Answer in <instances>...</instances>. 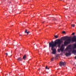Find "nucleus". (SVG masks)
Returning <instances> with one entry per match:
<instances>
[{
	"instance_id": "f257e3e1",
	"label": "nucleus",
	"mask_w": 76,
	"mask_h": 76,
	"mask_svg": "<svg viewBox=\"0 0 76 76\" xmlns=\"http://www.w3.org/2000/svg\"><path fill=\"white\" fill-rule=\"evenodd\" d=\"M63 41L62 40L60 39H57L55 40L54 42L53 41L49 43V48H51L52 50L53 51L52 53L53 54H55L56 53V49L54 48V47H57V44L58 45V47H60L61 44H62Z\"/></svg>"
},
{
	"instance_id": "f03ea898",
	"label": "nucleus",
	"mask_w": 76,
	"mask_h": 76,
	"mask_svg": "<svg viewBox=\"0 0 76 76\" xmlns=\"http://www.w3.org/2000/svg\"><path fill=\"white\" fill-rule=\"evenodd\" d=\"M61 39L64 40V41H66L68 44H70L71 42V39L69 38V37L67 36L62 37Z\"/></svg>"
},
{
	"instance_id": "7ed1b4c3",
	"label": "nucleus",
	"mask_w": 76,
	"mask_h": 76,
	"mask_svg": "<svg viewBox=\"0 0 76 76\" xmlns=\"http://www.w3.org/2000/svg\"><path fill=\"white\" fill-rule=\"evenodd\" d=\"M65 64H66V62H63V61H61L59 63V66H60L61 67L62 66H64Z\"/></svg>"
},
{
	"instance_id": "20e7f679",
	"label": "nucleus",
	"mask_w": 76,
	"mask_h": 76,
	"mask_svg": "<svg viewBox=\"0 0 76 76\" xmlns=\"http://www.w3.org/2000/svg\"><path fill=\"white\" fill-rule=\"evenodd\" d=\"M68 52H69V53H66L65 54V56H71V53H70L71 51L70 50H68Z\"/></svg>"
},
{
	"instance_id": "39448f33",
	"label": "nucleus",
	"mask_w": 76,
	"mask_h": 76,
	"mask_svg": "<svg viewBox=\"0 0 76 76\" xmlns=\"http://www.w3.org/2000/svg\"><path fill=\"white\" fill-rule=\"evenodd\" d=\"M64 45H65V46H66V45H67V44H69V43L67 42V41L66 40L64 42Z\"/></svg>"
},
{
	"instance_id": "423d86ee",
	"label": "nucleus",
	"mask_w": 76,
	"mask_h": 76,
	"mask_svg": "<svg viewBox=\"0 0 76 76\" xmlns=\"http://www.w3.org/2000/svg\"><path fill=\"white\" fill-rule=\"evenodd\" d=\"M17 60L18 61H22V58L21 57H20L18 58L17 59Z\"/></svg>"
},
{
	"instance_id": "0eeeda50",
	"label": "nucleus",
	"mask_w": 76,
	"mask_h": 76,
	"mask_svg": "<svg viewBox=\"0 0 76 76\" xmlns=\"http://www.w3.org/2000/svg\"><path fill=\"white\" fill-rule=\"evenodd\" d=\"M28 30L26 29V30L25 31V33H27V34H29V31L27 32Z\"/></svg>"
},
{
	"instance_id": "6e6552de",
	"label": "nucleus",
	"mask_w": 76,
	"mask_h": 76,
	"mask_svg": "<svg viewBox=\"0 0 76 76\" xmlns=\"http://www.w3.org/2000/svg\"><path fill=\"white\" fill-rule=\"evenodd\" d=\"M64 48H62L61 47L60 49L61 50V51L62 52H63L64 50Z\"/></svg>"
},
{
	"instance_id": "1a4fd4ad",
	"label": "nucleus",
	"mask_w": 76,
	"mask_h": 76,
	"mask_svg": "<svg viewBox=\"0 0 76 76\" xmlns=\"http://www.w3.org/2000/svg\"><path fill=\"white\" fill-rule=\"evenodd\" d=\"M26 58V55H25L24 56H23V59H25Z\"/></svg>"
},
{
	"instance_id": "9d476101",
	"label": "nucleus",
	"mask_w": 76,
	"mask_h": 76,
	"mask_svg": "<svg viewBox=\"0 0 76 76\" xmlns=\"http://www.w3.org/2000/svg\"><path fill=\"white\" fill-rule=\"evenodd\" d=\"M47 67H48V66H46L45 69H48V70H49V69H50V68H47Z\"/></svg>"
},
{
	"instance_id": "9b49d317",
	"label": "nucleus",
	"mask_w": 76,
	"mask_h": 76,
	"mask_svg": "<svg viewBox=\"0 0 76 76\" xmlns=\"http://www.w3.org/2000/svg\"><path fill=\"white\" fill-rule=\"evenodd\" d=\"M54 58H52L50 60L51 61H53L54 60Z\"/></svg>"
},
{
	"instance_id": "f8f14e48",
	"label": "nucleus",
	"mask_w": 76,
	"mask_h": 76,
	"mask_svg": "<svg viewBox=\"0 0 76 76\" xmlns=\"http://www.w3.org/2000/svg\"><path fill=\"white\" fill-rule=\"evenodd\" d=\"M64 46H66L65 45H64H64H62L61 47L63 48V47H64Z\"/></svg>"
},
{
	"instance_id": "ddd939ff",
	"label": "nucleus",
	"mask_w": 76,
	"mask_h": 76,
	"mask_svg": "<svg viewBox=\"0 0 76 76\" xmlns=\"http://www.w3.org/2000/svg\"><path fill=\"white\" fill-rule=\"evenodd\" d=\"M72 52L74 53H76V50H73Z\"/></svg>"
},
{
	"instance_id": "4468645a",
	"label": "nucleus",
	"mask_w": 76,
	"mask_h": 76,
	"mask_svg": "<svg viewBox=\"0 0 76 76\" xmlns=\"http://www.w3.org/2000/svg\"><path fill=\"white\" fill-rule=\"evenodd\" d=\"M54 37H55V38H58V36L57 35L56 36H54Z\"/></svg>"
},
{
	"instance_id": "2eb2a0df",
	"label": "nucleus",
	"mask_w": 76,
	"mask_h": 76,
	"mask_svg": "<svg viewBox=\"0 0 76 76\" xmlns=\"http://www.w3.org/2000/svg\"><path fill=\"white\" fill-rule=\"evenodd\" d=\"M75 24H72L71 25V26H72V27H75Z\"/></svg>"
},
{
	"instance_id": "dca6fc26",
	"label": "nucleus",
	"mask_w": 76,
	"mask_h": 76,
	"mask_svg": "<svg viewBox=\"0 0 76 76\" xmlns=\"http://www.w3.org/2000/svg\"><path fill=\"white\" fill-rule=\"evenodd\" d=\"M60 51H61L60 49H58V52H60Z\"/></svg>"
},
{
	"instance_id": "f3484780",
	"label": "nucleus",
	"mask_w": 76,
	"mask_h": 76,
	"mask_svg": "<svg viewBox=\"0 0 76 76\" xmlns=\"http://www.w3.org/2000/svg\"><path fill=\"white\" fill-rule=\"evenodd\" d=\"M1 2H4V1H5V0H1Z\"/></svg>"
},
{
	"instance_id": "a211bd4d",
	"label": "nucleus",
	"mask_w": 76,
	"mask_h": 76,
	"mask_svg": "<svg viewBox=\"0 0 76 76\" xmlns=\"http://www.w3.org/2000/svg\"><path fill=\"white\" fill-rule=\"evenodd\" d=\"M75 33H73L72 34V35H75Z\"/></svg>"
},
{
	"instance_id": "6ab92c4d",
	"label": "nucleus",
	"mask_w": 76,
	"mask_h": 76,
	"mask_svg": "<svg viewBox=\"0 0 76 76\" xmlns=\"http://www.w3.org/2000/svg\"><path fill=\"white\" fill-rule=\"evenodd\" d=\"M62 33H63V34H65V33H66V32H65V31H63L62 32Z\"/></svg>"
},
{
	"instance_id": "aec40b11",
	"label": "nucleus",
	"mask_w": 76,
	"mask_h": 76,
	"mask_svg": "<svg viewBox=\"0 0 76 76\" xmlns=\"http://www.w3.org/2000/svg\"><path fill=\"white\" fill-rule=\"evenodd\" d=\"M5 54L7 56V55H8V54H7V53H6Z\"/></svg>"
},
{
	"instance_id": "412c9836",
	"label": "nucleus",
	"mask_w": 76,
	"mask_h": 76,
	"mask_svg": "<svg viewBox=\"0 0 76 76\" xmlns=\"http://www.w3.org/2000/svg\"><path fill=\"white\" fill-rule=\"evenodd\" d=\"M8 3H10V4H11L12 3V2H11V1H10V2H9Z\"/></svg>"
},
{
	"instance_id": "4be33fe9",
	"label": "nucleus",
	"mask_w": 76,
	"mask_h": 76,
	"mask_svg": "<svg viewBox=\"0 0 76 76\" xmlns=\"http://www.w3.org/2000/svg\"><path fill=\"white\" fill-rule=\"evenodd\" d=\"M60 55H61V56H62L63 55V53H60Z\"/></svg>"
},
{
	"instance_id": "5701e85b",
	"label": "nucleus",
	"mask_w": 76,
	"mask_h": 76,
	"mask_svg": "<svg viewBox=\"0 0 76 76\" xmlns=\"http://www.w3.org/2000/svg\"><path fill=\"white\" fill-rule=\"evenodd\" d=\"M12 73V72H9V75H10V73Z\"/></svg>"
},
{
	"instance_id": "b1692460",
	"label": "nucleus",
	"mask_w": 76,
	"mask_h": 76,
	"mask_svg": "<svg viewBox=\"0 0 76 76\" xmlns=\"http://www.w3.org/2000/svg\"><path fill=\"white\" fill-rule=\"evenodd\" d=\"M45 22V21H43V22L42 23H44V22Z\"/></svg>"
},
{
	"instance_id": "393cba45",
	"label": "nucleus",
	"mask_w": 76,
	"mask_h": 76,
	"mask_svg": "<svg viewBox=\"0 0 76 76\" xmlns=\"http://www.w3.org/2000/svg\"><path fill=\"white\" fill-rule=\"evenodd\" d=\"M21 36H22V34H20V37H21Z\"/></svg>"
},
{
	"instance_id": "a878e982",
	"label": "nucleus",
	"mask_w": 76,
	"mask_h": 76,
	"mask_svg": "<svg viewBox=\"0 0 76 76\" xmlns=\"http://www.w3.org/2000/svg\"><path fill=\"white\" fill-rule=\"evenodd\" d=\"M66 49L67 50H68V49H69V48H67Z\"/></svg>"
},
{
	"instance_id": "bb28decb",
	"label": "nucleus",
	"mask_w": 76,
	"mask_h": 76,
	"mask_svg": "<svg viewBox=\"0 0 76 76\" xmlns=\"http://www.w3.org/2000/svg\"><path fill=\"white\" fill-rule=\"evenodd\" d=\"M75 63H74V65H75Z\"/></svg>"
},
{
	"instance_id": "cd10ccee",
	"label": "nucleus",
	"mask_w": 76,
	"mask_h": 76,
	"mask_svg": "<svg viewBox=\"0 0 76 76\" xmlns=\"http://www.w3.org/2000/svg\"><path fill=\"white\" fill-rule=\"evenodd\" d=\"M40 70V69H38V70Z\"/></svg>"
},
{
	"instance_id": "c85d7f7f",
	"label": "nucleus",
	"mask_w": 76,
	"mask_h": 76,
	"mask_svg": "<svg viewBox=\"0 0 76 76\" xmlns=\"http://www.w3.org/2000/svg\"><path fill=\"white\" fill-rule=\"evenodd\" d=\"M56 57H58V56H57Z\"/></svg>"
},
{
	"instance_id": "c756f323",
	"label": "nucleus",
	"mask_w": 76,
	"mask_h": 76,
	"mask_svg": "<svg viewBox=\"0 0 76 76\" xmlns=\"http://www.w3.org/2000/svg\"><path fill=\"white\" fill-rule=\"evenodd\" d=\"M74 68H73V69H74Z\"/></svg>"
},
{
	"instance_id": "7c9ffc66",
	"label": "nucleus",
	"mask_w": 76,
	"mask_h": 76,
	"mask_svg": "<svg viewBox=\"0 0 76 76\" xmlns=\"http://www.w3.org/2000/svg\"><path fill=\"white\" fill-rule=\"evenodd\" d=\"M47 26H48V25H47Z\"/></svg>"
}]
</instances>
